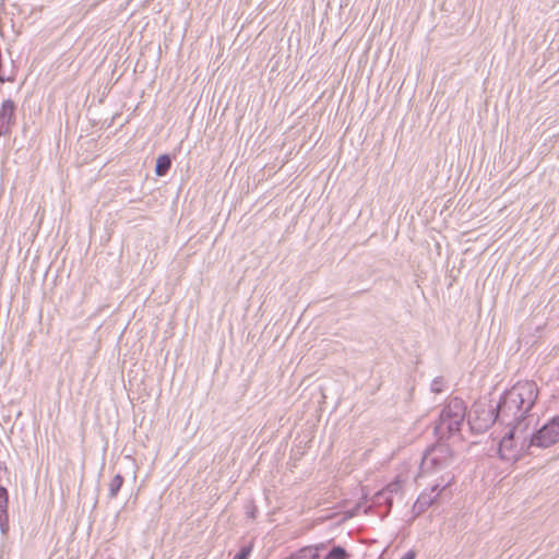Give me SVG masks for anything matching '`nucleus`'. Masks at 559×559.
I'll use <instances>...</instances> for the list:
<instances>
[{"instance_id": "9", "label": "nucleus", "mask_w": 559, "mask_h": 559, "mask_svg": "<svg viewBox=\"0 0 559 559\" xmlns=\"http://www.w3.org/2000/svg\"><path fill=\"white\" fill-rule=\"evenodd\" d=\"M9 492L8 489L0 485V531L2 535L9 532Z\"/></svg>"}, {"instance_id": "12", "label": "nucleus", "mask_w": 559, "mask_h": 559, "mask_svg": "<svg viewBox=\"0 0 559 559\" xmlns=\"http://www.w3.org/2000/svg\"><path fill=\"white\" fill-rule=\"evenodd\" d=\"M123 483H124V478L120 474H117L112 477V479L110 480V483L108 485V489H109L108 498L109 499H115L118 496V492L121 489Z\"/></svg>"}, {"instance_id": "16", "label": "nucleus", "mask_w": 559, "mask_h": 559, "mask_svg": "<svg viewBox=\"0 0 559 559\" xmlns=\"http://www.w3.org/2000/svg\"><path fill=\"white\" fill-rule=\"evenodd\" d=\"M252 551V544L243 546L240 550L235 555L234 559H248Z\"/></svg>"}, {"instance_id": "7", "label": "nucleus", "mask_w": 559, "mask_h": 559, "mask_svg": "<svg viewBox=\"0 0 559 559\" xmlns=\"http://www.w3.org/2000/svg\"><path fill=\"white\" fill-rule=\"evenodd\" d=\"M453 476L449 473L442 475L440 477V481H437L435 485L431 486L430 492H423L416 500L413 510L420 514L425 512L438 498L441 490L447 488L453 480Z\"/></svg>"}, {"instance_id": "13", "label": "nucleus", "mask_w": 559, "mask_h": 559, "mask_svg": "<svg viewBox=\"0 0 559 559\" xmlns=\"http://www.w3.org/2000/svg\"><path fill=\"white\" fill-rule=\"evenodd\" d=\"M348 554L342 546H333L325 555L324 559H347Z\"/></svg>"}, {"instance_id": "18", "label": "nucleus", "mask_w": 559, "mask_h": 559, "mask_svg": "<svg viewBox=\"0 0 559 559\" xmlns=\"http://www.w3.org/2000/svg\"><path fill=\"white\" fill-rule=\"evenodd\" d=\"M416 552L414 550H408L401 559H415Z\"/></svg>"}, {"instance_id": "17", "label": "nucleus", "mask_w": 559, "mask_h": 559, "mask_svg": "<svg viewBox=\"0 0 559 559\" xmlns=\"http://www.w3.org/2000/svg\"><path fill=\"white\" fill-rule=\"evenodd\" d=\"M255 513H257V507L255 506H251L248 511H247V515L251 519H254L255 518Z\"/></svg>"}, {"instance_id": "14", "label": "nucleus", "mask_w": 559, "mask_h": 559, "mask_svg": "<svg viewBox=\"0 0 559 559\" xmlns=\"http://www.w3.org/2000/svg\"><path fill=\"white\" fill-rule=\"evenodd\" d=\"M320 548H304L299 551L295 559H320Z\"/></svg>"}, {"instance_id": "3", "label": "nucleus", "mask_w": 559, "mask_h": 559, "mask_svg": "<svg viewBox=\"0 0 559 559\" xmlns=\"http://www.w3.org/2000/svg\"><path fill=\"white\" fill-rule=\"evenodd\" d=\"M453 463V451L449 444L438 442L430 445L424 452L420 466L419 476H430L442 471H445Z\"/></svg>"}, {"instance_id": "4", "label": "nucleus", "mask_w": 559, "mask_h": 559, "mask_svg": "<svg viewBox=\"0 0 559 559\" xmlns=\"http://www.w3.org/2000/svg\"><path fill=\"white\" fill-rule=\"evenodd\" d=\"M559 441V415L554 416L530 438H524L522 449L531 450L534 447L549 448Z\"/></svg>"}, {"instance_id": "8", "label": "nucleus", "mask_w": 559, "mask_h": 559, "mask_svg": "<svg viewBox=\"0 0 559 559\" xmlns=\"http://www.w3.org/2000/svg\"><path fill=\"white\" fill-rule=\"evenodd\" d=\"M15 104L12 99H5L0 108V136L10 132L15 121Z\"/></svg>"}, {"instance_id": "10", "label": "nucleus", "mask_w": 559, "mask_h": 559, "mask_svg": "<svg viewBox=\"0 0 559 559\" xmlns=\"http://www.w3.org/2000/svg\"><path fill=\"white\" fill-rule=\"evenodd\" d=\"M401 487H402V485H401L400 480H395V481L388 484L383 490L378 491L374 495V499H373L374 503L381 504L382 502H384L390 510L393 504V499L389 495L399 492L401 490Z\"/></svg>"}, {"instance_id": "2", "label": "nucleus", "mask_w": 559, "mask_h": 559, "mask_svg": "<svg viewBox=\"0 0 559 559\" xmlns=\"http://www.w3.org/2000/svg\"><path fill=\"white\" fill-rule=\"evenodd\" d=\"M466 417V406L459 397L451 399L442 408L435 432L440 439L450 438L461 430Z\"/></svg>"}, {"instance_id": "5", "label": "nucleus", "mask_w": 559, "mask_h": 559, "mask_svg": "<svg viewBox=\"0 0 559 559\" xmlns=\"http://www.w3.org/2000/svg\"><path fill=\"white\" fill-rule=\"evenodd\" d=\"M526 429L509 428L499 443V454L502 460L516 461L522 454H532L531 450L522 449L523 436Z\"/></svg>"}, {"instance_id": "6", "label": "nucleus", "mask_w": 559, "mask_h": 559, "mask_svg": "<svg viewBox=\"0 0 559 559\" xmlns=\"http://www.w3.org/2000/svg\"><path fill=\"white\" fill-rule=\"evenodd\" d=\"M498 421L496 407L485 404L475 405L468 416L471 428L477 432H484Z\"/></svg>"}, {"instance_id": "1", "label": "nucleus", "mask_w": 559, "mask_h": 559, "mask_svg": "<svg viewBox=\"0 0 559 559\" xmlns=\"http://www.w3.org/2000/svg\"><path fill=\"white\" fill-rule=\"evenodd\" d=\"M538 397L534 381H519L506 391L496 406L498 421L508 428L527 429V416Z\"/></svg>"}, {"instance_id": "11", "label": "nucleus", "mask_w": 559, "mask_h": 559, "mask_svg": "<svg viewBox=\"0 0 559 559\" xmlns=\"http://www.w3.org/2000/svg\"><path fill=\"white\" fill-rule=\"evenodd\" d=\"M171 167V159L168 155H160L156 159L155 174L157 176H165Z\"/></svg>"}, {"instance_id": "15", "label": "nucleus", "mask_w": 559, "mask_h": 559, "mask_svg": "<svg viewBox=\"0 0 559 559\" xmlns=\"http://www.w3.org/2000/svg\"><path fill=\"white\" fill-rule=\"evenodd\" d=\"M444 383H445V381L442 377L435 378L430 385L431 392H433L436 394L443 392Z\"/></svg>"}]
</instances>
